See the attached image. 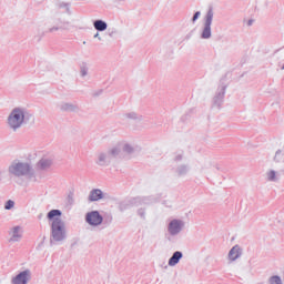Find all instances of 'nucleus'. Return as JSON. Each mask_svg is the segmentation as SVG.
Segmentation results:
<instances>
[{"instance_id": "f257e3e1", "label": "nucleus", "mask_w": 284, "mask_h": 284, "mask_svg": "<svg viewBox=\"0 0 284 284\" xmlns=\"http://www.w3.org/2000/svg\"><path fill=\"white\" fill-rule=\"evenodd\" d=\"M47 217L51 221L53 241H63L65 239V231L63 221L61 220V211L51 210Z\"/></svg>"}, {"instance_id": "f03ea898", "label": "nucleus", "mask_w": 284, "mask_h": 284, "mask_svg": "<svg viewBox=\"0 0 284 284\" xmlns=\"http://www.w3.org/2000/svg\"><path fill=\"white\" fill-rule=\"evenodd\" d=\"M24 119L26 115L23 114V111H21V109H14L9 115L8 123L10 128L17 130V128H21V125H23Z\"/></svg>"}, {"instance_id": "7ed1b4c3", "label": "nucleus", "mask_w": 284, "mask_h": 284, "mask_svg": "<svg viewBox=\"0 0 284 284\" xmlns=\"http://www.w3.org/2000/svg\"><path fill=\"white\" fill-rule=\"evenodd\" d=\"M11 174L14 176H26L30 172V165L23 163H16L10 166Z\"/></svg>"}, {"instance_id": "20e7f679", "label": "nucleus", "mask_w": 284, "mask_h": 284, "mask_svg": "<svg viewBox=\"0 0 284 284\" xmlns=\"http://www.w3.org/2000/svg\"><path fill=\"white\" fill-rule=\"evenodd\" d=\"M87 223L89 225H101L103 223V216L98 211H93L87 214Z\"/></svg>"}, {"instance_id": "39448f33", "label": "nucleus", "mask_w": 284, "mask_h": 284, "mask_svg": "<svg viewBox=\"0 0 284 284\" xmlns=\"http://www.w3.org/2000/svg\"><path fill=\"white\" fill-rule=\"evenodd\" d=\"M30 281V272L23 271L13 278V284H28Z\"/></svg>"}, {"instance_id": "423d86ee", "label": "nucleus", "mask_w": 284, "mask_h": 284, "mask_svg": "<svg viewBox=\"0 0 284 284\" xmlns=\"http://www.w3.org/2000/svg\"><path fill=\"white\" fill-rule=\"evenodd\" d=\"M169 232L170 234H179V232H181V221H171V223L169 224Z\"/></svg>"}, {"instance_id": "0eeeda50", "label": "nucleus", "mask_w": 284, "mask_h": 284, "mask_svg": "<svg viewBox=\"0 0 284 284\" xmlns=\"http://www.w3.org/2000/svg\"><path fill=\"white\" fill-rule=\"evenodd\" d=\"M101 199H103V192L101 190L94 189L90 192L89 201H101Z\"/></svg>"}, {"instance_id": "6e6552de", "label": "nucleus", "mask_w": 284, "mask_h": 284, "mask_svg": "<svg viewBox=\"0 0 284 284\" xmlns=\"http://www.w3.org/2000/svg\"><path fill=\"white\" fill-rule=\"evenodd\" d=\"M10 241H19L21 239V227L14 226L9 232Z\"/></svg>"}, {"instance_id": "1a4fd4ad", "label": "nucleus", "mask_w": 284, "mask_h": 284, "mask_svg": "<svg viewBox=\"0 0 284 284\" xmlns=\"http://www.w3.org/2000/svg\"><path fill=\"white\" fill-rule=\"evenodd\" d=\"M239 256H241V247H239V245H235L231 248L229 253V258L230 261H236Z\"/></svg>"}, {"instance_id": "9d476101", "label": "nucleus", "mask_w": 284, "mask_h": 284, "mask_svg": "<svg viewBox=\"0 0 284 284\" xmlns=\"http://www.w3.org/2000/svg\"><path fill=\"white\" fill-rule=\"evenodd\" d=\"M183 257V254L181 252H175L173 256L169 260V265L174 266L181 258Z\"/></svg>"}, {"instance_id": "9b49d317", "label": "nucleus", "mask_w": 284, "mask_h": 284, "mask_svg": "<svg viewBox=\"0 0 284 284\" xmlns=\"http://www.w3.org/2000/svg\"><path fill=\"white\" fill-rule=\"evenodd\" d=\"M93 26L95 30H99L100 32H103V30H108V23L103 22V20H97Z\"/></svg>"}, {"instance_id": "f8f14e48", "label": "nucleus", "mask_w": 284, "mask_h": 284, "mask_svg": "<svg viewBox=\"0 0 284 284\" xmlns=\"http://www.w3.org/2000/svg\"><path fill=\"white\" fill-rule=\"evenodd\" d=\"M212 37V30L210 27H205L202 32V39H210Z\"/></svg>"}, {"instance_id": "ddd939ff", "label": "nucleus", "mask_w": 284, "mask_h": 284, "mask_svg": "<svg viewBox=\"0 0 284 284\" xmlns=\"http://www.w3.org/2000/svg\"><path fill=\"white\" fill-rule=\"evenodd\" d=\"M50 165H52V163L48 160H41L39 162L40 170H45V168H50Z\"/></svg>"}, {"instance_id": "4468645a", "label": "nucleus", "mask_w": 284, "mask_h": 284, "mask_svg": "<svg viewBox=\"0 0 284 284\" xmlns=\"http://www.w3.org/2000/svg\"><path fill=\"white\" fill-rule=\"evenodd\" d=\"M270 284H282L281 282V277L278 276H272L271 280H270Z\"/></svg>"}, {"instance_id": "2eb2a0df", "label": "nucleus", "mask_w": 284, "mask_h": 284, "mask_svg": "<svg viewBox=\"0 0 284 284\" xmlns=\"http://www.w3.org/2000/svg\"><path fill=\"white\" fill-rule=\"evenodd\" d=\"M210 26H212V13L207 14L206 22H205L206 28H210Z\"/></svg>"}, {"instance_id": "dca6fc26", "label": "nucleus", "mask_w": 284, "mask_h": 284, "mask_svg": "<svg viewBox=\"0 0 284 284\" xmlns=\"http://www.w3.org/2000/svg\"><path fill=\"white\" fill-rule=\"evenodd\" d=\"M12 207H14V201L9 200V201L6 203L4 209H7V210H12Z\"/></svg>"}, {"instance_id": "f3484780", "label": "nucleus", "mask_w": 284, "mask_h": 284, "mask_svg": "<svg viewBox=\"0 0 284 284\" xmlns=\"http://www.w3.org/2000/svg\"><path fill=\"white\" fill-rule=\"evenodd\" d=\"M276 179V172L271 171L268 172V181H274Z\"/></svg>"}, {"instance_id": "a211bd4d", "label": "nucleus", "mask_w": 284, "mask_h": 284, "mask_svg": "<svg viewBox=\"0 0 284 284\" xmlns=\"http://www.w3.org/2000/svg\"><path fill=\"white\" fill-rule=\"evenodd\" d=\"M199 17H201V12H195V14L193 16V21H196V19H199Z\"/></svg>"}, {"instance_id": "6ab92c4d", "label": "nucleus", "mask_w": 284, "mask_h": 284, "mask_svg": "<svg viewBox=\"0 0 284 284\" xmlns=\"http://www.w3.org/2000/svg\"><path fill=\"white\" fill-rule=\"evenodd\" d=\"M248 26H252V21L248 22Z\"/></svg>"}]
</instances>
